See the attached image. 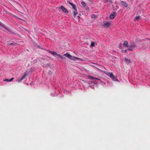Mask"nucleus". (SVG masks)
Masks as SVG:
<instances>
[{"instance_id":"1","label":"nucleus","mask_w":150,"mask_h":150,"mask_svg":"<svg viewBox=\"0 0 150 150\" xmlns=\"http://www.w3.org/2000/svg\"><path fill=\"white\" fill-rule=\"evenodd\" d=\"M68 3L72 7L73 9V11L74 14V16H76V14L77 13V11L76 9L75 5L71 3L70 2H69Z\"/></svg>"},{"instance_id":"2","label":"nucleus","mask_w":150,"mask_h":150,"mask_svg":"<svg viewBox=\"0 0 150 150\" xmlns=\"http://www.w3.org/2000/svg\"><path fill=\"white\" fill-rule=\"evenodd\" d=\"M3 25V24H2L0 26V29L6 32L7 30V31H8L9 33H11V31L10 29L6 28Z\"/></svg>"},{"instance_id":"3","label":"nucleus","mask_w":150,"mask_h":150,"mask_svg":"<svg viewBox=\"0 0 150 150\" xmlns=\"http://www.w3.org/2000/svg\"><path fill=\"white\" fill-rule=\"evenodd\" d=\"M136 47V45L134 44L132 45H130L129 46L128 49V50L130 51H133L134 50V48Z\"/></svg>"},{"instance_id":"4","label":"nucleus","mask_w":150,"mask_h":150,"mask_svg":"<svg viewBox=\"0 0 150 150\" xmlns=\"http://www.w3.org/2000/svg\"><path fill=\"white\" fill-rule=\"evenodd\" d=\"M117 15V13L116 12H113L110 14V18L111 19L114 18Z\"/></svg>"},{"instance_id":"5","label":"nucleus","mask_w":150,"mask_h":150,"mask_svg":"<svg viewBox=\"0 0 150 150\" xmlns=\"http://www.w3.org/2000/svg\"><path fill=\"white\" fill-rule=\"evenodd\" d=\"M109 76L113 80L115 81H116L117 80L116 77L112 73H111L110 74Z\"/></svg>"},{"instance_id":"6","label":"nucleus","mask_w":150,"mask_h":150,"mask_svg":"<svg viewBox=\"0 0 150 150\" xmlns=\"http://www.w3.org/2000/svg\"><path fill=\"white\" fill-rule=\"evenodd\" d=\"M61 8L62 11L64 13H67L68 12V11L67 10V9L64 6H61Z\"/></svg>"},{"instance_id":"7","label":"nucleus","mask_w":150,"mask_h":150,"mask_svg":"<svg viewBox=\"0 0 150 150\" xmlns=\"http://www.w3.org/2000/svg\"><path fill=\"white\" fill-rule=\"evenodd\" d=\"M64 56L66 57H68L69 59H73L72 58V57L70 55V54H68V53H67L64 55Z\"/></svg>"},{"instance_id":"8","label":"nucleus","mask_w":150,"mask_h":150,"mask_svg":"<svg viewBox=\"0 0 150 150\" xmlns=\"http://www.w3.org/2000/svg\"><path fill=\"white\" fill-rule=\"evenodd\" d=\"M110 25V23L107 22H105L104 24L103 25V27H109Z\"/></svg>"},{"instance_id":"9","label":"nucleus","mask_w":150,"mask_h":150,"mask_svg":"<svg viewBox=\"0 0 150 150\" xmlns=\"http://www.w3.org/2000/svg\"><path fill=\"white\" fill-rule=\"evenodd\" d=\"M121 4L123 6H125V7H127L128 6L127 4V3H126L124 1H121Z\"/></svg>"},{"instance_id":"10","label":"nucleus","mask_w":150,"mask_h":150,"mask_svg":"<svg viewBox=\"0 0 150 150\" xmlns=\"http://www.w3.org/2000/svg\"><path fill=\"white\" fill-rule=\"evenodd\" d=\"M27 74L26 73H25L21 78L20 80L19 81V82H20V81H22L25 78V77L26 76Z\"/></svg>"},{"instance_id":"11","label":"nucleus","mask_w":150,"mask_h":150,"mask_svg":"<svg viewBox=\"0 0 150 150\" xmlns=\"http://www.w3.org/2000/svg\"><path fill=\"white\" fill-rule=\"evenodd\" d=\"M124 61L127 64H128L130 63V60L129 59H128L126 58L125 59Z\"/></svg>"},{"instance_id":"12","label":"nucleus","mask_w":150,"mask_h":150,"mask_svg":"<svg viewBox=\"0 0 150 150\" xmlns=\"http://www.w3.org/2000/svg\"><path fill=\"white\" fill-rule=\"evenodd\" d=\"M128 42L127 41H125L124 43H123V45L125 47H128L129 46V45H128Z\"/></svg>"},{"instance_id":"13","label":"nucleus","mask_w":150,"mask_h":150,"mask_svg":"<svg viewBox=\"0 0 150 150\" xmlns=\"http://www.w3.org/2000/svg\"><path fill=\"white\" fill-rule=\"evenodd\" d=\"M81 4L82 5V6L83 7H84L86 6V4L83 1H82L81 2Z\"/></svg>"},{"instance_id":"14","label":"nucleus","mask_w":150,"mask_h":150,"mask_svg":"<svg viewBox=\"0 0 150 150\" xmlns=\"http://www.w3.org/2000/svg\"><path fill=\"white\" fill-rule=\"evenodd\" d=\"M51 53L53 54L57 55L58 57L60 56V54H58L56 52H51Z\"/></svg>"},{"instance_id":"15","label":"nucleus","mask_w":150,"mask_h":150,"mask_svg":"<svg viewBox=\"0 0 150 150\" xmlns=\"http://www.w3.org/2000/svg\"><path fill=\"white\" fill-rule=\"evenodd\" d=\"M141 17L140 16H136L135 17V20L138 21L140 19V18Z\"/></svg>"},{"instance_id":"16","label":"nucleus","mask_w":150,"mask_h":150,"mask_svg":"<svg viewBox=\"0 0 150 150\" xmlns=\"http://www.w3.org/2000/svg\"><path fill=\"white\" fill-rule=\"evenodd\" d=\"M72 58L73 59H72V60H79L80 59L79 58H78L77 57H72Z\"/></svg>"},{"instance_id":"17","label":"nucleus","mask_w":150,"mask_h":150,"mask_svg":"<svg viewBox=\"0 0 150 150\" xmlns=\"http://www.w3.org/2000/svg\"><path fill=\"white\" fill-rule=\"evenodd\" d=\"M8 44L10 45H14V44L13 43H11V42H8Z\"/></svg>"},{"instance_id":"18","label":"nucleus","mask_w":150,"mask_h":150,"mask_svg":"<svg viewBox=\"0 0 150 150\" xmlns=\"http://www.w3.org/2000/svg\"><path fill=\"white\" fill-rule=\"evenodd\" d=\"M59 57L62 59H65V58L64 57L62 56L60 54V56H59Z\"/></svg>"},{"instance_id":"19","label":"nucleus","mask_w":150,"mask_h":150,"mask_svg":"<svg viewBox=\"0 0 150 150\" xmlns=\"http://www.w3.org/2000/svg\"><path fill=\"white\" fill-rule=\"evenodd\" d=\"M94 78L95 77L91 76H89V78L90 79H94Z\"/></svg>"},{"instance_id":"20","label":"nucleus","mask_w":150,"mask_h":150,"mask_svg":"<svg viewBox=\"0 0 150 150\" xmlns=\"http://www.w3.org/2000/svg\"><path fill=\"white\" fill-rule=\"evenodd\" d=\"M95 43L94 42H92L91 44V47H94V46Z\"/></svg>"},{"instance_id":"21","label":"nucleus","mask_w":150,"mask_h":150,"mask_svg":"<svg viewBox=\"0 0 150 150\" xmlns=\"http://www.w3.org/2000/svg\"><path fill=\"white\" fill-rule=\"evenodd\" d=\"M91 17L92 18H95V15L94 14L92 15H91Z\"/></svg>"},{"instance_id":"22","label":"nucleus","mask_w":150,"mask_h":150,"mask_svg":"<svg viewBox=\"0 0 150 150\" xmlns=\"http://www.w3.org/2000/svg\"><path fill=\"white\" fill-rule=\"evenodd\" d=\"M4 81H9V79H5L3 80Z\"/></svg>"},{"instance_id":"23","label":"nucleus","mask_w":150,"mask_h":150,"mask_svg":"<svg viewBox=\"0 0 150 150\" xmlns=\"http://www.w3.org/2000/svg\"><path fill=\"white\" fill-rule=\"evenodd\" d=\"M14 79L13 78H12L10 79L9 80V81L11 82Z\"/></svg>"},{"instance_id":"24","label":"nucleus","mask_w":150,"mask_h":150,"mask_svg":"<svg viewBox=\"0 0 150 150\" xmlns=\"http://www.w3.org/2000/svg\"><path fill=\"white\" fill-rule=\"evenodd\" d=\"M94 79H96L97 80H100V79L98 78H96V77H95L94 78Z\"/></svg>"},{"instance_id":"25","label":"nucleus","mask_w":150,"mask_h":150,"mask_svg":"<svg viewBox=\"0 0 150 150\" xmlns=\"http://www.w3.org/2000/svg\"><path fill=\"white\" fill-rule=\"evenodd\" d=\"M105 74H106L109 75H110V73L108 72H106V73H105Z\"/></svg>"},{"instance_id":"26","label":"nucleus","mask_w":150,"mask_h":150,"mask_svg":"<svg viewBox=\"0 0 150 150\" xmlns=\"http://www.w3.org/2000/svg\"><path fill=\"white\" fill-rule=\"evenodd\" d=\"M122 51H123L124 52H125L126 53L127 52V50H122Z\"/></svg>"},{"instance_id":"27","label":"nucleus","mask_w":150,"mask_h":150,"mask_svg":"<svg viewBox=\"0 0 150 150\" xmlns=\"http://www.w3.org/2000/svg\"><path fill=\"white\" fill-rule=\"evenodd\" d=\"M48 52H49V53H51V52H51V51H49V50H48Z\"/></svg>"},{"instance_id":"28","label":"nucleus","mask_w":150,"mask_h":150,"mask_svg":"<svg viewBox=\"0 0 150 150\" xmlns=\"http://www.w3.org/2000/svg\"><path fill=\"white\" fill-rule=\"evenodd\" d=\"M89 8L88 7H87L86 8V10H88L89 9Z\"/></svg>"},{"instance_id":"29","label":"nucleus","mask_w":150,"mask_h":150,"mask_svg":"<svg viewBox=\"0 0 150 150\" xmlns=\"http://www.w3.org/2000/svg\"><path fill=\"white\" fill-rule=\"evenodd\" d=\"M2 24L0 22V26Z\"/></svg>"}]
</instances>
